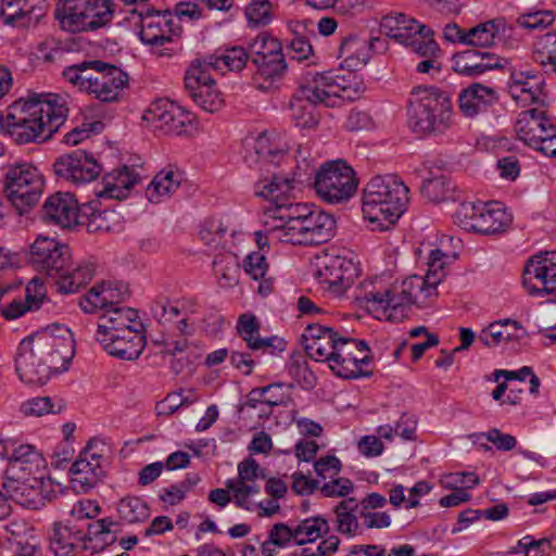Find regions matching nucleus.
Instances as JSON below:
<instances>
[{
	"instance_id": "473e14b6",
	"label": "nucleus",
	"mask_w": 556,
	"mask_h": 556,
	"mask_svg": "<svg viewBox=\"0 0 556 556\" xmlns=\"http://www.w3.org/2000/svg\"><path fill=\"white\" fill-rule=\"evenodd\" d=\"M80 225L88 232H112L122 229V215L114 210L100 211L97 202L83 205Z\"/></svg>"
},
{
	"instance_id": "e2e57ef3",
	"label": "nucleus",
	"mask_w": 556,
	"mask_h": 556,
	"mask_svg": "<svg viewBox=\"0 0 556 556\" xmlns=\"http://www.w3.org/2000/svg\"><path fill=\"white\" fill-rule=\"evenodd\" d=\"M480 204L462 203L454 214L455 222L467 231H476V220L480 214Z\"/></svg>"
},
{
	"instance_id": "c756f323",
	"label": "nucleus",
	"mask_w": 556,
	"mask_h": 556,
	"mask_svg": "<svg viewBox=\"0 0 556 556\" xmlns=\"http://www.w3.org/2000/svg\"><path fill=\"white\" fill-rule=\"evenodd\" d=\"M84 529L77 525L55 522L50 535V549L54 556H75L78 548L84 549Z\"/></svg>"
},
{
	"instance_id": "aec40b11",
	"label": "nucleus",
	"mask_w": 556,
	"mask_h": 556,
	"mask_svg": "<svg viewBox=\"0 0 556 556\" xmlns=\"http://www.w3.org/2000/svg\"><path fill=\"white\" fill-rule=\"evenodd\" d=\"M15 370L23 382L36 386L47 383L51 375L55 374L26 338L21 341L17 348Z\"/></svg>"
},
{
	"instance_id": "a878e982",
	"label": "nucleus",
	"mask_w": 556,
	"mask_h": 556,
	"mask_svg": "<svg viewBox=\"0 0 556 556\" xmlns=\"http://www.w3.org/2000/svg\"><path fill=\"white\" fill-rule=\"evenodd\" d=\"M101 460L102 456L91 453L88 445L70 468L74 486L79 488L83 492L94 488L104 476Z\"/></svg>"
},
{
	"instance_id": "bb28decb",
	"label": "nucleus",
	"mask_w": 556,
	"mask_h": 556,
	"mask_svg": "<svg viewBox=\"0 0 556 556\" xmlns=\"http://www.w3.org/2000/svg\"><path fill=\"white\" fill-rule=\"evenodd\" d=\"M458 101L464 116L472 118L497 103L498 94L494 88L473 83L460 91Z\"/></svg>"
},
{
	"instance_id": "7ed1b4c3",
	"label": "nucleus",
	"mask_w": 556,
	"mask_h": 556,
	"mask_svg": "<svg viewBox=\"0 0 556 556\" xmlns=\"http://www.w3.org/2000/svg\"><path fill=\"white\" fill-rule=\"evenodd\" d=\"M437 294L435 288L425 277L412 275L389 289L371 290L363 295H355V299L376 318L399 320L403 318L406 307L427 306L429 300Z\"/></svg>"
},
{
	"instance_id": "a19ab883",
	"label": "nucleus",
	"mask_w": 556,
	"mask_h": 556,
	"mask_svg": "<svg viewBox=\"0 0 556 556\" xmlns=\"http://www.w3.org/2000/svg\"><path fill=\"white\" fill-rule=\"evenodd\" d=\"M264 478L265 475L257 462L252 457H248L238 465V478L228 479L226 488L243 490L247 493H258L260 485L256 481Z\"/></svg>"
},
{
	"instance_id": "9d476101",
	"label": "nucleus",
	"mask_w": 556,
	"mask_h": 556,
	"mask_svg": "<svg viewBox=\"0 0 556 556\" xmlns=\"http://www.w3.org/2000/svg\"><path fill=\"white\" fill-rule=\"evenodd\" d=\"M358 180L344 161H330L315 172L314 188L318 197L330 204L348 202L356 192Z\"/></svg>"
},
{
	"instance_id": "37998d69",
	"label": "nucleus",
	"mask_w": 556,
	"mask_h": 556,
	"mask_svg": "<svg viewBox=\"0 0 556 556\" xmlns=\"http://www.w3.org/2000/svg\"><path fill=\"white\" fill-rule=\"evenodd\" d=\"M252 152L245 155V161L251 166L253 163H270L278 165L283 157V151L273 144L267 134L258 135L253 142Z\"/></svg>"
},
{
	"instance_id": "dca6fc26",
	"label": "nucleus",
	"mask_w": 556,
	"mask_h": 556,
	"mask_svg": "<svg viewBox=\"0 0 556 556\" xmlns=\"http://www.w3.org/2000/svg\"><path fill=\"white\" fill-rule=\"evenodd\" d=\"M53 168L56 176L76 185L94 180L103 170L92 154L80 149L58 157Z\"/></svg>"
},
{
	"instance_id": "8fccbe9b",
	"label": "nucleus",
	"mask_w": 556,
	"mask_h": 556,
	"mask_svg": "<svg viewBox=\"0 0 556 556\" xmlns=\"http://www.w3.org/2000/svg\"><path fill=\"white\" fill-rule=\"evenodd\" d=\"M215 66L216 72L229 71H241L248 60H250L249 52L242 47H232L226 49L220 55L211 54L207 55Z\"/></svg>"
},
{
	"instance_id": "cd10ccee",
	"label": "nucleus",
	"mask_w": 556,
	"mask_h": 556,
	"mask_svg": "<svg viewBox=\"0 0 556 556\" xmlns=\"http://www.w3.org/2000/svg\"><path fill=\"white\" fill-rule=\"evenodd\" d=\"M368 50L382 52L386 50V40L380 37H371L369 41L359 39L350 35L344 37L340 45V56L344 58V63L352 70H357L367 64L369 60Z\"/></svg>"
},
{
	"instance_id": "c85d7f7f",
	"label": "nucleus",
	"mask_w": 556,
	"mask_h": 556,
	"mask_svg": "<svg viewBox=\"0 0 556 556\" xmlns=\"http://www.w3.org/2000/svg\"><path fill=\"white\" fill-rule=\"evenodd\" d=\"M501 61L494 53L470 49L454 54L453 68L460 75L472 77L502 67Z\"/></svg>"
},
{
	"instance_id": "2eb2a0df",
	"label": "nucleus",
	"mask_w": 556,
	"mask_h": 556,
	"mask_svg": "<svg viewBox=\"0 0 556 556\" xmlns=\"http://www.w3.org/2000/svg\"><path fill=\"white\" fill-rule=\"evenodd\" d=\"M72 260L70 247L54 238L38 236L30 247L29 262L40 273L54 278Z\"/></svg>"
},
{
	"instance_id": "0eeeda50",
	"label": "nucleus",
	"mask_w": 556,
	"mask_h": 556,
	"mask_svg": "<svg viewBox=\"0 0 556 556\" xmlns=\"http://www.w3.org/2000/svg\"><path fill=\"white\" fill-rule=\"evenodd\" d=\"M54 15L68 33L97 31L111 24L114 4L112 0H60Z\"/></svg>"
},
{
	"instance_id": "864d4df0",
	"label": "nucleus",
	"mask_w": 556,
	"mask_h": 556,
	"mask_svg": "<svg viewBox=\"0 0 556 556\" xmlns=\"http://www.w3.org/2000/svg\"><path fill=\"white\" fill-rule=\"evenodd\" d=\"M190 99L203 111L214 113L219 111L225 103L223 93L216 83L188 94Z\"/></svg>"
},
{
	"instance_id": "412c9836",
	"label": "nucleus",
	"mask_w": 556,
	"mask_h": 556,
	"mask_svg": "<svg viewBox=\"0 0 556 556\" xmlns=\"http://www.w3.org/2000/svg\"><path fill=\"white\" fill-rule=\"evenodd\" d=\"M302 339L311 358L316 362H328L330 366L343 337H340L331 327L309 324L305 328Z\"/></svg>"
},
{
	"instance_id": "680f3d73",
	"label": "nucleus",
	"mask_w": 556,
	"mask_h": 556,
	"mask_svg": "<svg viewBox=\"0 0 556 556\" xmlns=\"http://www.w3.org/2000/svg\"><path fill=\"white\" fill-rule=\"evenodd\" d=\"M245 16L254 26L266 25L271 21V4L268 0H253L245 8Z\"/></svg>"
},
{
	"instance_id": "338daca9",
	"label": "nucleus",
	"mask_w": 556,
	"mask_h": 556,
	"mask_svg": "<svg viewBox=\"0 0 556 556\" xmlns=\"http://www.w3.org/2000/svg\"><path fill=\"white\" fill-rule=\"evenodd\" d=\"M354 490L353 482L348 478H337L320 488V492L326 497H344Z\"/></svg>"
},
{
	"instance_id": "f3484780",
	"label": "nucleus",
	"mask_w": 556,
	"mask_h": 556,
	"mask_svg": "<svg viewBox=\"0 0 556 556\" xmlns=\"http://www.w3.org/2000/svg\"><path fill=\"white\" fill-rule=\"evenodd\" d=\"M3 491L8 500L33 510L45 507L52 498L40 478L8 477L3 482Z\"/></svg>"
},
{
	"instance_id": "7c9ffc66",
	"label": "nucleus",
	"mask_w": 556,
	"mask_h": 556,
	"mask_svg": "<svg viewBox=\"0 0 556 556\" xmlns=\"http://www.w3.org/2000/svg\"><path fill=\"white\" fill-rule=\"evenodd\" d=\"M43 468L45 459L31 445H20L9 457L7 472L11 473V477L38 478L37 476L42 473Z\"/></svg>"
},
{
	"instance_id": "4468645a",
	"label": "nucleus",
	"mask_w": 556,
	"mask_h": 556,
	"mask_svg": "<svg viewBox=\"0 0 556 556\" xmlns=\"http://www.w3.org/2000/svg\"><path fill=\"white\" fill-rule=\"evenodd\" d=\"M371 357L365 341L352 338L342 339L330 365L331 370L345 379L368 377L370 371H364L362 366L367 365Z\"/></svg>"
},
{
	"instance_id": "f257e3e1",
	"label": "nucleus",
	"mask_w": 556,
	"mask_h": 556,
	"mask_svg": "<svg viewBox=\"0 0 556 556\" xmlns=\"http://www.w3.org/2000/svg\"><path fill=\"white\" fill-rule=\"evenodd\" d=\"M68 109L56 93H30L9 106L5 131L17 144L42 143L65 123Z\"/></svg>"
},
{
	"instance_id": "5701e85b",
	"label": "nucleus",
	"mask_w": 556,
	"mask_h": 556,
	"mask_svg": "<svg viewBox=\"0 0 556 556\" xmlns=\"http://www.w3.org/2000/svg\"><path fill=\"white\" fill-rule=\"evenodd\" d=\"M109 334H96L97 341L111 356L134 361L144 349V337L134 328H124Z\"/></svg>"
},
{
	"instance_id": "4d7b16f0",
	"label": "nucleus",
	"mask_w": 556,
	"mask_h": 556,
	"mask_svg": "<svg viewBox=\"0 0 556 556\" xmlns=\"http://www.w3.org/2000/svg\"><path fill=\"white\" fill-rule=\"evenodd\" d=\"M497 27L494 21H488L467 31L468 46L486 48L494 43Z\"/></svg>"
},
{
	"instance_id": "3c124183",
	"label": "nucleus",
	"mask_w": 556,
	"mask_h": 556,
	"mask_svg": "<svg viewBox=\"0 0 556 556\" xmlns=\"http://www.w3.org/2000/svg\"><path fill=\"white\" fill-rule=\"evenodd\" d=\"M117 511L124 521L128 523L143 522L150 516L148 504L137 496H126L117 504Z\"/></svg>"
},
{
	"instance_id": "09e8293b",
	"label": "nucleus",
	"mask_w": 556,
	"mask_h": 556,
	"mask_svg": "<svg viewBox=\"0 0 556 556\" xmlns=\"http://www.w3.org/2000/svg\"><path fill=\"white\" fill-rule=\"evenodd\" d=\"M295 544L304 545L321 538L329 532V523L323 517L302 520L295 528Z\"/></svg>"
},
{
	"instance_id": "f8f14e48",
	"label": "nucleus",
	"mask_w": 556,
	"mask_h": 556,
	"mask_svg": "<svg viewBox=\"0 0 556 556\" xmlns=\"http://www.w3.org/2000/svg\"><path fill=\"white\" fill-rule=\"evenodd\" d=\"M43 178L29 163L11 166L5 174L4 193L20 215L28 212L39 200Z\"/></svg>"
},
{
	"instance_id": "9b49d317",
	"label": "nucleus",
	"mask_w": 556,
	"mask_h": 556,
	"mask_svg": "<svg viewBox=\"0 0 556 556\" xmlns=\"http://www.w3.org/2000/svg\"><path fill=\"white\" fill-rule=\"evenodd\" d=\"M26 339L55 374L68 369L75 354V341L68 328L53 325Z\"/></svg>"
},
{
	"instance_id": "e433bc0d",
	"label": "nucleus",
	"mask_w": 556,
	"mask_h": 556,
	"mask_svg": "<svg viewBox=\"0 0 556 556\" xmlns=\"http://www.w3.org/2000/svg\"><path fill=\"white\" fill-rule=\"evenodd\" d=\"M182 173L170 166L160 170L147 188L146 195L152 203L169 199L180 187Z\"/></svg>"
},
{
	"instance_id": "72a5a7b5",
	"label": "nucleus",
	"mask_w": 556,
	"mask_h": 556,
	"mask_svg": "<svg viewBox=\"0 0 556 556\" xmlns=\"http://www.w3.org/2000/svg\"><path fill=\"white\" fill-rule=\"evenodd\" d=\"M380 28L387 37L402 45H406L416 33H429L426 25L419 24L416 20L402 13L383 16Z\"/></svg>"
},
{
	"instance_id": "052dcab7",
	"label": "nucleus",
	"mask_w": 556,
	"mask_h": 556,
	"mask_svg": "<svg viewBox=\"0 0 556 556\" xmlns=\"http://www.w3.org/2000/svg\"><path fill=\"white\" fill-rule=\"evenodd\" d=\"M21 16V27H29L39 22L45 15L42 0H17Z\"/></svg>"
},
{
	"instance_id": "6ab92c4d",
	"label": "nucleus",
	"mask_w": 556,
	"mask_h": 556,
	"mask_svg": "<svg viewBox=\"0 0 556 556\" xmlns=\"http://www.w3.org/2000/svg\"><path fill=\"white\" fill-rule=\"evenodd\" d=\"M83 206H79L75 197L70 192H55L43 203L41 219L49 225L63 229H72L80 225Z\"/></svg>"
},
{
	"instance_id": "774afa93",
	"label": "nucleus",
	"mask_w": 556,
	"mask_h": 556,
	"mask_svg": "<svg viewBox=\"0 0 556 556\" xmlns=\"http://www.w3.org/2000/svg\"><path fill=\"white\" fill-rule=\"evenodd\" d=\"M243 267L249 276L254 280H258L266 275L268 265L263 254L252 252L245 257Z\"/></svg>"
},
{
	"instance_id": "393cba45",
	"label": "nucleus",
	"mask_w": 556,
	"mask_h": 556,
	"mask_svg": "<svg viewBox=\"0 0 556 556\" xmlns=\"http://www.w3.org/2000/svg\"><path fill=\"white\" fill-rule=\"evenodd\" d=\"M237 331L252 351H262L263 353L275 355L283 352L287 348L286 340L278 336L262 338L260 336V323L253 314H242L239 316Z\"/></svg>"
},
{
	"instance_id": "58836bf2",
	"label": "nucleus",
	"mask_w": 556,
	"mask_h": 556,
	"mask_svg": "<svg viewBox=\"0 0 556 556\" xmlns=\"http://www.w3.org/2000/svg\"><path fill=\"white\" fill-rule=\"evenodd\" d=\"M117 523L110 518L98 519L87 523L84 530V549L99 553L116 541L115 530Z\"/></svg>"
},
{
	"instance_id": "6e6552de",
	"label": "nucleus",
	"mask_w": 556,
	"mask_h": 556,
	"mask_svg": "<svg viewBox=\"0 0 556 556\" xmlns=\"http://www.w3.org/2000/svg\"><path fill=\"white\" fill-rule=\"evenodd\" d=\"M264 219L270 238L293 245H313L327 242L333 237L336 220L332 216H309L308 219L276 220Z\"/></svg>"
},
{
	"instance_id": "a211bd4d",
	"label": "nucleus",
	"mask_w": 556,
	"mask_h": 556,
	"mask_svg": "<svg viewBox=\"0 0 556 556\" xmlns=\"http://www.w3.org/2000/svg\"><path fill=\"white\" fill-rule=\"evenodd\" d=\"M358 269L351 261L342 256H325L317 265L316 276L320 283L336 296H341L354 283Z\"/></svg>"
},
{
	"instance_id": "1a4fd4ad",
	"label": "nucleus",
	"mask_w": 556,
	"mask_h": 556,
	"mask_svg": "<svg viewBox=\"0 0 556 556\" xmlns=\"http://www.w3.org/2000/svg\"><path fill=\"white\" fill-rule=\"evenodd\" d=\"M296 182H302L299 178H281L274 175L270 180H260L255 186V194L267 199L271 205L265 211V218L276 220H296L308 219L309 216H331L323 211H314L305 204L287 203L283 198L294 189Z\"/></svg>"
},
{
	"instance_id": "4c0bfd02",
	"label": "nucleus",
	"mask_w": 556,
	"mask_h": 556,
	"mask_svg": "<svg viewBox=\"0 0 556 556\" xmlns=\"http://www.w3.org/2000/svg\"><path fill=\"white\" fill-rule=\"evenodd\" d=\"M255 73L253 79L258 84L260 89H268L275 81L282 78L287 71V62L282 53V48L276 50L260 61L253 63Z\"/></svg>"
},
{
	"instance_id": "49530a36",
	"label": "nucleus",
	"mask_w": 556,
	"mask_h": 556,
	"mask_svg": "<svg viewBox=\"0 0 556 556\" xmlns=\"http://www.w3.org/2000/svg\"><path fill=\"white\" fill-rule=\"evenodd\" d=\"M546 123L545 113L539 109H530L519 113L515 124V131L519 140L527 146L533 140L536 130Z\"/></svg>"
},
{
	"instance_id": "f03ea898",
	"label": "nucleus",
	"mask_w": 556,
	"mask_h": 556,
	"mask_svg": "<svg viewBox=\"0 0 556 556\" xmlns=\"http://www.w3.org/2000/svg\"><path fill=\"white\" fill-rule=\"evenodd\" d=\"M355 78L353 73L348 76L332 72L306 73L290 101V110L294 124L300 128H314L318 125L315 113L317 104L333 108L340 101H354L359 98L362 87L349 78Z\"/></svg>"
},
{
	"instance_id": "c9c22d12",
	"label": "nucleus",
	"mask_w": 556,
	"mask_h": 556,
	"mask_svg": "<svg viewBox=\"0 0 556 556\" xmlns=\"http://www.w3.org/2000/svg\"><path fill=\"white\" fill-rule=\"evenodd\" d=\"M479 210L475 232L484 236L504 232L511 223V216L500 203L480 204Z\"/></svg>"
},
{
	"instance_id": "f704fd0d",
	"label": "nucleus",
	"mask_w": 556,
	"mask_h": 556,
	"mask_svg": "<svg viewBox=\"0 0 556 556\" xmlns=\"http://www.w3.org/2000/svg\"><path fill=\"white\" fill-rule=\"evenodd\" d=\"M527 336V331L517 320L506 318L491 323L478 339L485 346H496L503 342L519 341Z\"/></svg>"
},
{
	"instance_id": "6e6d98bb",
	"label": "nucleus",
	"mask_w": 556,
	"mask_h": 556,
	"mask_svg": "<svg viewBox=\"0 0 556 556\" xmlns=\"http://www.w3.org/2000/svg\"><path fill=\"white\" fill-rule=\"evenodd\" d=\"M281 42L267 33L257 35L248 46L250 60L253 63L281 49Z\"/></svg>"
},
{
	"instance_id": "69168bd1",
	"label": "nucleus",
	"mask_w": 556,
	"mask_h": 556,
	"mask_svg": "<svg viewBox=\"0 0 556 556\" xmlns=\"http://www.w3.org/2000/svg\"><path fill=\"white\" fill-rule=\"evenodd\" d=\"M554 21V14L552 11H538L533 13H527L518 18V24L528 29H544L548 27Z\"/></svg>"
},
{
	"instance_id": "20e7f679",
	"label": "nucleus",
	"mask_w": 556,
	"mask_h": 556,
	"mask_svg": "<svg viewBox=\"0 0 556 556\" xmlns=\"http://www.w3.org/2000/svg\"><path fill=\"white\" fill-rule=\"evenodd\" d=\"M408 187L396 175H377L363 190L362 212L372 229L386 230L406 211Z\"/></svg>"
},
{
	"instance_id": "a18cd8bd",
	"label": "nucleus",
	"mask_w": 556,
	"mask_h": 556,
	"mask_svg": "<svg viewBox=\"0 0 556 556\" xmlns=\"http://www.w3.org/2000/svg\"><path fill=\"white\" fill-rule=\"evenodd\" d=\"M138 318L137 311L129 307H113L101 317L98 325L97 334H109L112 331L122 330L124 328H132L130 326Z\"/></svg>"
},
{
	"instance_id": "ea45409f",
	"label": "nucleus",
	"mask_w": 556,
	"mask_h": 556,
	"mask_svg": "<svg viewBox=\"0 0 556 556\" xmlns=\"http://www.w3.org/2000/svg\"><path fill=\"white\" fill-rule=\"evenodd\" d=\"M94 267L91 264H80L73 266L70 261L65 265V269L58 274L53 279H56V286L62 293H74L83 286L87 285L93 277Z\"/></svg>"
},
{
	"instance_id": "79ce46f5",
	"label": "nucleus",
	"mask_w": 556,
	"mask_h": 556,
	"mask_svg": "<svg viewBox=\"0 0 556 556\" xmlns=\"http://www.w3.org/2000/svg\"><path fill=\"white\" fill-rule=\"evenodd\" d=\"M216 71L208 56L193 60L185 73V91L190 94L199 88L215 84L212 72Z\"/></svg>"
},
{
	"instance_id": "ddd939ff",
	"label": "nucleus",
	"mask_w": 556,
	"mask_h": 556,
	"mask_svg": "<svg viewBox=\"0 0 556 556\" xmlns=\"http://www.w3.org/2000/svg\"><path fill=\"white\" fill-rule=\"evenodd\" d=\"M522 285L530 295L555 292L556 251H547L529 258L523 269Z\"/></svg>"
},
{
	"instance_id": "bf43d9fd",
	"label": "nucleus",
	"mask_w": 556,
	"mask_h": 556,
	"mask_svg": "<svg viewBox=\"0 0 556 556\" xmlns=\"http://www.w3.org/2000/svg\"><path fill=\"white\" fill-rule=\"evenodd\" d=\"M433 31L429 28L428 31L416 33L412 39L405 45L412 49L416 54L422 58L435 56L439 52L437 42L432 39Z\"/></svg>"
},
{
	"instance_id": "423d86ee",
	"label": "nucleus",
	"mask_w": 556,
	"mask_h": 556,
	"mask_svg": "<svg viewBox=\"0 0 556 556\" xmlns=\"http://www.w3.org/2000/svg\"><path fill=\"white\" fill-rule=\"evenodd\" d=\"M453 123L451 94L433 86L415 87L408 100V124L417 135L445 132Z\"/></svg>"
},
{
	"instance_id": "603ef678",
	"label": "nucleus",
	"mask_w": 556,
	"mask_h": 556,
	"mask_svg": "<svg viewBox=\"0 0 556 556\" xmlns=\"http://www.w3.org/2000/svg\"><path fill=\"white\" fill-rule=\"evenodd\" d=\"M285 392L282 383H271L261 388H254L248 395V404L256 407L257 404L268 406H278L285 402Z\"/></svg>"
},
{
	"instance_id": "13d9d810",
	"label": "nucleus",
	"mask_w": 556,
	"mask_h": 556,
	"mask_svg": "<svg viewBox=\"0 0 556 556\" xmlns=\"http://www.w3.org/2000/svg\"><path fill=\"white\" fill-rule=\"evenodd\" d=\"M446 258L447 255L444 254L439 249L430 251L427 262L428 270L425 278L435 289L438 285L442 281V279L445 277Z\"/></svg>"
},
{
	"instance_id": "5fc2aeb1",
	"label": "nucleus",
	"mask_w": 556,
	"mask_h": 556,
	"mask_svg": "<svg viewBox=\"0 0 556 556\" xmlns=\"http://www.w3.org/2000/svg\"><path fill=\"white\" fill-rule=\"evenodd\" d=\"M452 190V185L448 178L444 175H433L430 173L429 177H425L420 186L421 193L433 202H440L447 198Z\"/></svg>"
},
{
	"instance_id": "2f4dec72",
	"label": "nucleus",
	"mask_w": 556,
	"mask_h": 556,
	"mask_svg": "<svg viewBox=\"0 0 556 556\" xmlns=\"http://www.w3.org/2000/svg\"><path fill=\"white\" fill-rule=\"evenodd\" d=\"M139 182V176L128 166L123 165L103 177V189L97 191L100 198L123 200L129 195L131 188Z\"/></svg>"
},
{
	"instance_id": "0e129e2a",
	"label": "nucleus",
	"mask_w": 556,
	"mask_h": 556,
	"mask_svg": "<svg viewBox=\"0 0 556 556\" xmlns=\"http://www.w3.org/2000/svg\"><path fill=\"white\" fill-rule=\"evenodd\" d=\"M103 286L97 283L79 300L80 308L87 314H93L98 309H108L104 301Z\"/></svg>"
},
{
	"instance_id": "39448f33",
	"label": "nucleus",
	"mask_w": 556,
	"mask_h": 556,
	"mask_svg": "<svg viewBox=\"0 0 556 556\" xmlns=\"http://www.w3.org/2000/svg\"><path fill=\"white\" fill-rule=\"evenodd\" d=\"M63 78L102 103H117L129 84V75L121 67L101 60L84 61L63 70Z\"/></svg>"
},
{
	"instance_id": "de8ad7c7",
	"label": "nucleus",
	"mask_w": 556,
	"mask_h": 556,
	"mask_svg": "<svg viewBox=\"0 0 556 556\" xmlns=\"http://www.w3.org/2000/svg\"><path fill=\"white\" fill-rule=\"evenodd\" d=\"M153 317L162 325L175 326L180 332L185 333L187 328L186 318L178 319L180 309L168 299L156 300L151 307Z\"/></svg>"
},
{
	"instance_id": "c03bdc74",
	"label": "nucleus",
	"mask_w": 556,
	"mask_h": 556,
	"mask_svg": "<svg viewBox=\"0 0 556 556\" xmlns=\"http://www.w3.org/2000/svg\"><path fill=\"white\" fill-rule=\"evenodd\" d=\"M358 502L354 497H346L338 503L333 513L336 515L337 530L349 536H354L358 529V520L356 511L358 510Z\"/></svg>"
},
{
	"instance_id": "4be33fe9",
	"label": "nucleus",
	"mask_w": 556,
	"mask_h": 556,
	"mask_svg": "<svg viewBox=\"0 0 556 556\" xmlns=\"http://www.w3.org/2000/svg\"><path fill=\"white\" fill-rule=\"evenodd\" d=\"M140 16L139 38L144 45L160 47L172 41V37L180 33V27L175 26L174 16L168 10H147L144 14L140 13Z\"/></svg>"
},
{
	"instance_id": "b1692460",
	"label": "nucleus",
	"mask_w": 556,
	"mask_h": 556,
	"mask_svg": "<svg viewBox=\"0 0 556 556\" xmlns=\"http://www.w3.org/2000/svg\"><path fill=\"white\" fill-rule=\"evenodd\" d=\"M146 118L165 132L179 136L192 127L193 116L174 102L159 101L148 111Z\"/></svg>"
}]
</instances>
